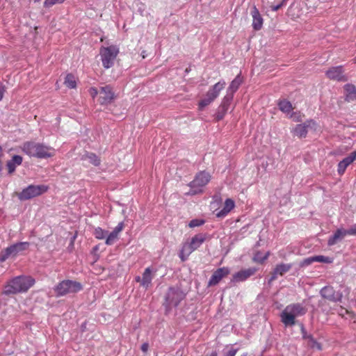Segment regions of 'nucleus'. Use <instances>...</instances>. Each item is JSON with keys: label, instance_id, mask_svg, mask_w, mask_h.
<instances>
[{"label": "nucleus", "instance_id": "nucleus-1", "mask_svg": "<svg viewBox=\"0 0 356 356\" xmlns=\"http://www.w3.org/2000/svg\"><path fill=\"white\" fill-rule=\"evenodd\" d=\"M35 282L31 276H17L4 286L3 294L6 296L26 292Z\"/></svg>", "mask_w": 356, "mask_h": 356}, {"label": "nucleus", "instance_id": "nucleus-2", "mask_svg": "<svg viewBox=\"0 0 356 356\" xmlns=\"http://www.w3.org/2000/svg\"><path fill=\"white\" fill-rule=\"evenodd\" d=\"M22 149L29 156L38 159H47L54 156L55 153L53 147L34 141L24 143Z\"/></svg>", "mask_w": 356, "mask_h": 356}, {"label": "nucleus", "instance_id": "nucleus-3", "mask_svg": "<svg viewBox=\"0 0 356 356\" xmlns=\"http://www.w3.org/2000/svg\"><path fill=\"white\" fill-rule=\"evenodd\" d=\"M307 311L300 303L290 304L281 313V321L286 327L293 326L296 324V317L305 315Z\"/></svg>", "mask_w": 356, "mask_h": 356}, {"label": "nucleus", "instance_id": "nucleus-4", "mask_svg": "<svg viewBox=\"0 0 356 356\" xmlns=\"http://www.w3.org/2000/svg\"><path fill=\"white\" fill-rule=\"evenodd\" d=\"M186 294L178 286H170L168 288L163 303L165 307V314L170 312L172 307H177L181 301L185 298Z\"/></svg>", "mask_w": 356, "mask_h": 356}, {"label": "nucleus", "instance_id": "nucleus-5", "mask_svg": "<svg viewBox=\"0 0 356 356\" xmlns=\"http://www.w3.org/2000/svg\"><path fill=\"white\" fill-rule=\"evenodd\" d=\"M207 238V234L206 233H200L195 235L191 238L190 243L185 244L183 246L179 253V257L181 261H185L190 254L200 248V245L206 241Z\"/></svg>", "mask_w": 356, "mask_h": 356}, {"label": "nucleus", "instance_id": "nucleus-6", "mask_svg": "<svg viewBox=\"0 0 356 356\" xmlns=\"http://www.w3.org/2000/svg\"><path fill=\"white\" fill-rule=\"evenodd\" d=\"M83 286L79 282L65 280L59 282L55 287L54 291L56 296H63L68 293H75L81 291Z\"/></svg>", "mask_w": 356, "mask_h": 356}, {"label": "nucleus", "instance_id": "nucleus-7", "mask_svg": "<svg viewBox=\"0 0 356 356\" xmlns=\"http://www.w3.org/2000/svg\"><path fill=\"white\" fill-rule=\"evenodd\" d=\"M118 54L119 49L115 45L101 47L99 54L103 67L106 69H108L113 66L114 61Z\"/></svg>", "mask_w": 356, "mask_h": 356}, {"label": "nucleus", "instance_id": "nucleus-8", "mask_svg": "<svg viewBox=\"0 0 356 356\" xmlns=\"http://www.w3.org/2000/svg\"><path fill=\"white\" fill-rule=\"evenodd\" d=\"M47 190L48 186L45 185L31 184L17 193V196L20 201H25L38 197L46 193Z\"/></svg>", "mask_w": 356, "mask_h": 356}, {"label": "nucleus", "instance_id": "nucleus-9", "mask_svg": "<svg viewBox=\"0 0 356 356\" xmlns=\"http://www.w3.org/2000/svg\"><path fill=\"white\" fill-rule=\"evenodd\" d=\"M226 83L224 80L220 81L210 88L205 97L198 104L199 110H203L204 107L213 102L219 95L220 92L225 88Z\"/></svg>", "mask_w": 356, "mask_h": 356}, {"label": "nucleus", "instance_id": "nucleus-10", "mask_svg": "<svg viewBox=\"0 0 356 356\" xmlns=\"http://www.w3.org/2000/svg\"><path fill=\"white\" fill-rule=\"evenodd\" d=\"M29 242H19L11 245L0 252V262H4L9 257H16L20 252L29 247Z\"/></svg>", "mask_w": 356, "mask_h": 356}, {"label": "nucleus", "instance_id": "nucleus-11", "mask_svg": "<svg viewBox=\"0 0 356 356\" xmlns=\"http://www.w3.org/2000/svg\"><path fill=\"white\" fill-rule=\"evenodd\" d=\"M210 180V175L209 173L202 171L196 175L195 179L191 181L188 186L191 188L188 194L196 195L201 193L202 191V187L204 186Z\"/></svg>", "mask_w": 356, "mask_h": 356}, {"label": "nucleus", "instance_id": "nucleus-12", "mask_svg": "<svg viewBox=\"0 0 356 356\" xmlns=\"http://www.w3.org/2000/svg\"><path fill=\"white\" fill-rule=\"evenodd\" d=\"M99 102L101 105H108L115 99V92L111 85H106L99 88Z\"/></svg>", "mask_w": 356, "mask_h": 356}, {"label": "nucleus", "instance_id": "nucleus-13", "mask_svg": "<svg viewBox=\"0 0 356 356\" xmlns=\"http://www.w3.org/2000/svg\"><path fill=\"white\" fill-rule=\"evenodd\" d=\"M325 76L330 80L345 82L348 81V77L344 74L343 67L342 65L332 67L325 72Z\"/></svg>", "mask_w": 356, "mask_h": 356}, {"label": "nucleus", "instance_id": "nucleus-14", "mask_svg": "<svg viewBox=\"0 0 356 356\" xmlns=\"http://www.w3.org/2000/svg\"><path fill=\"white\" fill-rule=\"evenodd\" d=\"M321 296L330 301L337 302H341L343 295L340 291H336L331 286H325L320 291Z\"/></svg>", "mask_w": 356, "mask_h": 356}, {"label": "nucleus", "instance_id": "nucleus-15", "mask_svg": "<svg viewBox=\"0 0 356 356\" xmlns=\"http://www.w3.org/2000/svg\"><path fill=\"white\" fill-rule=\"evenodd\" d=\"M230 273L228 267H222L215 270L208 282V286L217 285L224 277Z\"/></svg>", "mask_w": 356, "mask_h": 356}, {"label": "nucleus", "instance_id": "nucleus-16", "mask_svg": "<svg viewBox=\"0 0 356 356\" xmlns=\"http://www.w3.org/2000/svg\"><path fill=\"white\" fill-rule=\"evenodd\" d=\"M232 99H231V97L229 96H225L222 99V102L220 104V106H218V108H217V111H216V113L215 115V119L216 121H220L221 120H222L225 117V115H226L229 108V106L232 102Z\"/></svg>", "mask_w": 356, "mask_h": 356}, {"label": "nucleus", "instance_id": "nucleus-17", "mask_svg": "<svg viewBox=\"0 0 356 356\" xmlns=\"http://www.w3.org/2000/svg\"><path fill=\"white\" fill-rule=\"evenodd\" d=\"M258 270L257 268H249L247 269L241 270L234 273L231 280L232 282H243L248 279L250 277L254 275Z\"/></svg>", "mask_w": 356, "mask_h": 356}, {"label": "nucleus", "instance_id": "nucleus-18", "mask_svg": "<svg viewBox=\"0 0 356 356\" xmlns=\"http://www.w3.org/2000/svg\"><path fill=\"white\" fill-rule=\"evenodd\" d=\"M346 235H353L354 236V234L353 233L352 227H350L348 229H337L334 232V233L333 234V235H332L329 238L328 241H327L328 245H334L335 243H337V242L339 240L342 239Z\"/></svg>", "mask_w": 356, "mask_h": 356}, {"label": "nucleus", "instance_id": "nucleus-19", "mask_svg": "<svg viewBox=\"0 0 356 356\" xmlns=\"http://www.w3.org/2000/svg\"><path fill=\"white\" fill-rule=\"evenodd\" d=\"M292 268L291 264H277L275 268H274L271 277H270L268 280V283L270 284L273 281L277 279V275H283L288 271L291 270Z\"/></svg>", "mask_w": 356, "mask_h": 356}, {"label": "nucleus", "instance_id": "nucleus-20", "mask_svg": "<svg viewBox=\"0 0 356 356\" xmlns=\"http://www.w3.org/2000/svg\"><path fill=\"white\" fill-rule=\"evenodd\" d=\"M356 160V150L350 153V154L342 161H341L337 165V172L339 175L344 174L347 167Z\"/></svg>", "mask_w": 356, "mask_h": 356}, {"label": "nucleus", "instance_id": "nucleus-21", "mask_svg": "<svg viewBox=\"0 0 356 356\" xmlns=\"http://www.w3.org/2000/svg\"><path fill=\"white\" fill-rule=\"evenodd\" d=\"M251 15L252 17L253 29L255 31L261 30L263 26L264 20L256 6H253L251 10Z\"/></svg>", "mask_w": 356, "mask_h": 356}, {"label": "nucleus", "instance_id": "nucleus-22", "mask_svg": "<svg viewBox=\"0 0 356 356\" xmlns=\"http://www.w3.org/2000/svg\"><path fill=\"white\" fill-rule=\"evenodd\" d=\"M243 82V78L241 73H239L235 79L231 82L227 90V94L225 96H229L233 99L234 93L237 91L239 86Z\"/></svg>", "mask_w": 356, "mask_h": 356}, {"label": "nucleus", "instance_id": "nucleus-23", "mask_svg": "<svg viewBox=\"0 0 356 356\" xmlns=\"http://www.w3.org/2000/svg\"><path fill=\"white\" fill-rule=\"evenodd\" d=\"M344 100L346 102L356 101V87L351 83H347L343 86Z\"/></svg>", "mask_w": 356, "mask_h": 356}, {"label": "nucleus", "instance_id": "nucleus-24", "mask_svg": "<svg viewBox=\"0 0 356 356\" xmlns=\"http://www.w3.org/2000/svg\"><path fill=\"white\" fill-rule=\"evenodd\" d=\"M310 125V122H306L302 124H298L293 130V133L298 138H305L308 133V127Z\"/></svg>", "mask_w": 356, "mask_h": 356}, {"label": "nucleus", "instance_id": "nucleus-25", "mask_svg": "<svg viewBox=\"0 0 356 356\" xmlns=\"http://www.w3.org/2000/svg\"><path fill=\"white\" fill-rule=\"evenodd\" d=\"M23 159L19 155H14L12 159L8 161L6 167L8 168V173L13 174L16 169V167L20 165L22 163Z\"/></svg>", "mask_w": 356, "mask_h": 356}, {"label": "nucleus", "instance_id": "nucleus-26", "mask_svg": "<svg viewBox=\"0 0 356 356\" xmlns=\"http://www.w3.org/2000/svg\"><path fill=\"white\" fill-rule=\"evenodd\" d=\"M153 276L152 275V270L149 267L145 269L142 275V286L148 289L151 284Z\"/></svg>", "mask_w": 356, "mask_h": 356}, {"label": "nucleus", "instance_id": "nucleus-27", "mask_svg": "<svg viewBox=\"0 0 356 356\" xmlns=\"http://www.w3.org/2000/svg\"><path fill=\"white\" fill-rule=\"evenodd\" d=\"M64 83L69 88H75L76 87L75 76L72 74H67L65 78Z\"/></svg>", "mask_w": 356, "mask_h": 356}, {"label": "nucleus", "instance_id": "nucleus-28", "mask_svg": "<svg viewBox=\"0 0 356 356\" xmlns=\"http://www.w3.org/2000/svg\"><path fill=\"white\" fill-rule=\"evenodd\" d=\"M279 108L284 113H289L292 110V105L290 102L284 99L281 100L278 103Z\"/></svg>", "mask_w": 356, "mask_h": 356}, {"label": "nucleus", "instance_id": "nucleus-29", "mask_svg": "<svg viewBox=\"0 0 356 356\" xmlns=\"http://www.w3.org/2000/svg\"><path fill=\"white\" fill-rule=\"evenodd\" d=\"M269 257V252H266L264 255L262 254V253L259 251L257 252L253 258L252 260L254 262L259 263V264H263Z\"/></svg>", "mask_w": 356, "mask_h": 356}, {"label": "nucleus", "instance_id": "nucleus-30", "mask_svg": "<svg viewBox=\"0 0 356 356\" xmlns=\"http://www.w3.org/2000/svg\"><path fill=\"white\" fill-rule=\"evenodd\" d=\"M93 234L96 238L101 240V239L106 238V237L108 234V231L104 230V229H102L101 227H98L95 229Z\"/></svg>", "mask_w": 356, "mask_h": 356}, {"label": "nucleus", "instance_id": "nucleus-31", "mask_svg": "<svg viewBox=\"0 0 356 356\" xmlns=\"http://www.w3.org/2000/svg\"><path fill=\"white\" fill-rule=\"evenodd\" d=\"M307 340L308 341V346L312 348H316L319 350L322 349L321 344L318 343L312 335H309Z\"/></svg>", "mask_w": 356, "mask_h": 356}, {"label": "nucleus", "instance_id": "nucleus-32", "mask_svg": "<svg viewBox=\"0 0 356 356\" xmlns=\"http://www.w3.org/2000/svg\"><path fill=\"white\" fill-rule=\"evenodd\" d=\"M86 157L89 160V162L95 166H98L100 165V159L95 154L88 153L86 155Z\"/></svg>", "mask_w": 356, "mask_h": 356}, {"label": "nucleus", "instance_id": "nucleus-33", "mask_svg": "<svg viewBox=\"0 0 356 356\" xmlns=\"http://www.w3.org/2000/svg\"><path fill=\"white\" fill-rule=\"evenodd\" d=\"M118 238V236L111 232L109 234H107L106 237L105 243L108 245H111Z\"/></svg>", "mask_w": 356, "mask_h": 356}, {"label": "nucleus", "instance_id": "nucleus-34", "mask_svg": "<svg viewBox=\"0 0 356 356\" xmlns=\"http://www.w3.org/2000/svg\"><path fill=\"white\" fill-rule=\"evenodd\" d=\"M205 222L204 220L202 219H193L190 221L188 226L191 228L203 225Z\"/></svg>", "mask_w": 356, "mask_h": 356}, {"label": "nucleus", "instance_id": "nucleus-35", "mask_svg": "<svg viewBox=\"0 0 356 356\" xmlns=\"http://www.w3.org/2000/svg\"><path fill=\"white\" fill-rule=\"evenodd\" d=\"M314 261H317V262H322V263H325V264H329V263L332 262V260L330 257H325L323 255L314 256Z\"/></svg>", "mask_w": 356, "mask_h": 356}, {"label": "nucleus", "instance_id": "nucleus-36", "mask_svg": "<svg viewBox=\"0 0 356 356\" xmlns=\"http://www.w3.org/2000/svg\"><path fill=\"white\" fill-rule=\"evenodd\" d=\"M234 206L235 203L234 200L230 198H227L225 202L223 207L225 208L229 212H230L234 208Z\"/></svg>", "mask_w": 356, "mask_h": 356}, {"label": "nucleus", "instance_id": "nucleus-37", "mask_svg": "<svg viewBox=\"0 0 356 356\" xmlns=\"http://www.w3.org/2000/svg\"><path fill=\"white\" fill-rule=\"evenodd\" d=\"M65 0H45L44 2V7L50 8L56 3H62Z\"/></svg>", "mask_w": 356, "mask_h": 356}, {"label": "nucleus", "instance_id": "nucleus-38", "mask_svg": "<svg viewBox=\"0 0 356 356\" xmlns=\"http://www.w3.org/2000/svg\"><path fill=\"white\" fill-rule=\"evenodd\" d=\"M124 222H120L118 223V225L114 228V229L112 232L118 236V234L124 229Z\"/></svg>", "mask_w": 356, "mask_h": 356}, {"label": "nucleus", "instance_id": "nucleus-39", "mask_svg": "<svg viewBox=\"0 0 356 356\" xmlns=\"http://www.w3.org/2000/svg\"><path fill=\"white\" fill-rule=\"evenodd\" d=\"M314 257H308L305 259L302 262L300 266H307L310 264H312L313 262H314Z\"/></svg>", "mask_w": 356, "mask_h": 356}, {"label": "nucleus", "instance_id": "nucleus-40", "mask_svg": "<svg viewBox=\"0 0 356 356\" xmlns=\"http://www.w3.org/2000/svg\"><path fill=\"white\" fill-rule=\"evenodd\" d=\"M88 92L92 99H95L97 96V95L99 93V90H98L97 88L95 87H91L88 90Z\"/></svg>", "mask_w": 356, "mask_h": 356}, {"label": "nucleus", "instance_id": "nucleus-41", "mask_svg": "<svg viewBox=\"0 0 356 356\" xmlns=\"http://www.w3.org/2000/svg\"><path fill=\"white\" fill-rule=\"evenodd\" d=\"M229 212L225 209L222 208L220 211L216 213L218 218H223L226 216Z\"/></svg>", "mask_w": 356, "mask_h": 356}, {"label": "nucleus", "instance_id": "nucleus-42", "mask_svg": "<svg viewBox=\"0 0 356 356\" xmlns=\"http://www.w3.org/2000/svg\"><path fill=\"white\" fill-rule=\"evenodd\" d=\"M300 330H301V333H302V339H305V340L307 339L308 337L310 334H307V331H306L303 324H301Z\"/></svg>", "mask_w": 356, "mask_h": 356}, {"label": "nucleus", "instance_id": "nucleus-43", "mask_svg": "<svg viewBox=\"0 0 356 356\" xmlns=\"http://www.w3.org/2000/svg\"><path fill=\"white\" fill-rule=\"evenodd\" d=\"M285 0H283L282 3L276 5V6H273L271 7V10H273V11H277L280 8H281L284 4V2Z\"/></svg>", "mask_w": 356, "mask_h": 356}, {"label": "nucleus", "instance_id": "nucleus-44", "mask_svg": "<svg viewBox=\"0 0 356 356\" xmlns=\"http://www.w3.org/2000/svg\"><path fill=\"white\" fill-rule=\"evenodd\" d=\"M140 349L143 353H147L149 349V343L147 342L143 343L141 346Z\"/></svg>", "mask_w": 356, "mask_h": 356}, {"label": "nucleus", "instance_id": "nucleus-45", "mask_svg": "<svg viewBox=\"0 0 356 356\" xmlns=\"http://www.w3.org/2000/svg\"><path fill=\"white\" fill-rule=\"evenodd\" d=\"M4 92H5L4 86L2 85L1 83H0V101L2 100V99L3 97Z\"/></svg>", "mask_w": 356, "mask_h": 356}, {"label": "nucleus", "instance_id": "nucleus-46", "mask_svg": "<svg viewBox=\"0 0 356 356\" xmlns=\"http://www.w3.org/2000/svg\"><path fill=\"white\" fill-rule=\"evenodd\" d=\"M237 349L232 348L227 352L226 356H235L237 353Z\"/></svg>", "mask_w": 356, "mask_h": 356}, {"label": "nucleus", "instance_id": "nucleus-47", "mask_svg": "<svg viewBox=\"0 0 356 356\" xmlns=\"http://www.w3.org/2000/svg\"><path fill=\"white\" fill-rule=\"evenodd\" d=\"M135 281L136 282H140V285L142 286V277H140V276H136L135 277Z\"/></svg>", "mask_w": 356, "mask_h": 356}, {"label": "nucleus", "instance_id": "nucleus-48", "mask_svg": "<svg viewBox=\"0 0 356 356\" xmlns=\"http://www.w3.org/2000/svg\"><path fill=\"white\" fill-rule=\"evenodd\" d=\"M204 356H218V353L216 350H213L210 354H207Z\"/></svg>", "mask_w": 356, "mask_h": 356}, {"label": "nucleus", "instance_id": "nucleus-49", "mask_svg": "<svg viewBox=\"0 0 356 356\" xmlns=\"http://www.w3.org/2000/svg\"><path fill=\"white\" fill-rule=\"evenodd\" d=\"M353 233L354 234V236H356V223L353 225L352 227Z\"/></svg>", "mask_w": 356, "mask_h": 356}, {"label": "nucleus", "instance_id": "nucleus-50", "mask_svg": "<svg viewBox=\"0 0 356 356\" xmlns=\"http://www.w3.org/2000/svg\"><path fill=\"white\" fill-rule=\"evenodd\" d=\"M98 250V246H95V247L93 248V250H94V251H96V250Z\"/></svg>", "mask_w": 356, "mask_h": 356}]
</instances>
